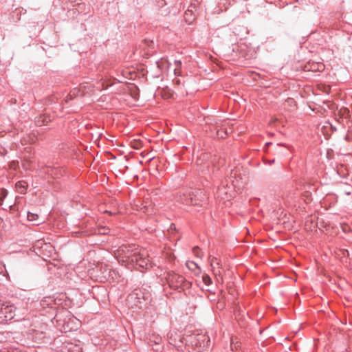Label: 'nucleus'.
Listing matches in <instances>:
<instances>
[{"label":"nucleus","mask_w":352,"mask_h":352,"mask_svg":"<svg viewBox=\"0 0 352 352\" xmlns=\"http://www.w3.org/2000/svg\"><path fill=\"white\" fill-rule=\"evenodd\" d=\"M116 256L120 263L126 265H134L141 268L151 267V263L146 249L135 245H122L115 252Z\"/></svg>","instance_id":"obj_1"},{"label":"nucleus","mask_w":352,"mask_h":352,"mask_svg":"<svg viewBox=\"0 0 352 352\" xmlns=\"http://www.w3.org/2000/svg\"><path fill=\"white\" fill-rule=\"evenodd\" d=\"M205 195L201 190H195L184 193L179 197L181 203L186 205L198 206L204 201Z\"/></svg>","instance_id":"obj_2"},{"label":"nucleus","mask_w":352,"mask_h":352,"mask_svg":"<svg viewBox=\"0 0 352 352\" xmlns=\"http://www.w3.org/2000/svg\"><path fill=\"white\" fill-rule=\"evenodd\" d=\"M166 279L170 287L175 289L187 287L189 284L185 281L183 276L177 274L173 272H168Z\"/></svg>","instance_id":"obj_3"},{"label":"nucleus","mask_w":352,"mask_h":352,"mask_svg":"<svg viewBox=\"0 0 352 352\" xmlns=\"http://www.w3.org/2000/svg\"><path fill=\"white\" fill-rule=\"evenodd\" d=\"M209 263L217 282L223 283L222 268L219 261L214 256H209Z\"/></svg>","instance_id":"obj_4"},{"label":"nucleus","mask_w":352,"mask_h":352,"mask_svg":"<svg viewBox=\"0 0 352 352\" xmlns=\"http://www.w3.org/2000/svg\"><path fill=\"white\" fill-rule=\"evenodd\" d=\"M36 247L40 249L41 254L43 256L53 257L56 255L54 248L50 243H43L41 241H38Z\"/></svg>","instance_id":"obj_5"},{"label":"nucleus","mask_w":352,"mask_h":352,"mask_svg":"<svg viewBox=\"0 0 352 352\" xmlns=\"http://www.w3.org/2000/svg\"><path fill=\"white\" fill-rule=\"evenodd\" d=\"M15 307L13 305L5 304L0 307V319L8 320L14 316Z\"/></svg>","instance_id":"obj_6"},{"label":"nucleus","mask_w":352,"mask_h":352,"mask_svg":"<svg viewBox=\"0 0 352 352\" xmlns=\"http://www.w3.org/2000/svg\"><path fill=\"white\" fill-rule=\"evenodd\" d=\"M217 197L222 200H228L232 197V191L226 190V188L225 186H222L219 188L217 190Z\"/></svg>","instance_id":"obj_7"},{"label":"nucleus","mask_w":352,"mask_h":352,"mask_svg":"<svg viewBox=\"0 0 352 352\" xmlns=\"http://www.w3.org/2000/svg\"><path fill=\"white\" fill-rule=\"evenodd\" d=\"M52 120V118L49 115H41L36 118V125L41 126L48 124Z\"/></svg>","instance_id":"obj_8"},{"label":"nucleus","mask_w":352,"mask_h":352,"mask_svg":"<svg viewBox=\"0 0 352 352\" xmlns=\"http://www.w3.org/2000/svg\"><path fill=\"white\" fill-rule=\"evenodd\" d=\"M186 265L189 270L193 272L196 275H199L201 272L199 266L193 261H188L186 263Z\"/></svg>","instance_id":"obj_9"},{"label":"nucleus","mask_w":352,"mask_h":352,"mask_svg":"<svg viewBox=\"0 0 352 352\" xmlns=\"http://www.w3.org/2000/svg\"><path fill=\"white\" fill-rule=\"evenodd\" d=\"M196 346H199V347H205L206 346H208L210 340L205 335H198L196 338Z\"/></svg>","instance_id":"obj_10"},{"label":"nucleus","mask_w":352,"mask_h":352,"mask_svg":"<svg viewBox=\"0 0 352 352\" xmlns=\"http://www.w3.org/2000/svg\"><path fill=\"white\" fill-rule=\"evenodd\" d=\"M157 66L162 72H167L169 69L170 63L167 59L162 58L157 62Z\"/></svg>","instance_id":"obj_11"},{"label":"nucleus","mask_w":352,"mask_h":352,"mask_svg":"<svg viewBox=\"0 0 352 352\" xmlns=\"http://www.w3.org/2000/svg\"><path fill=\"white\" fill-rule=\"evenodd\" d=\"M16 190L21 193L24 194L26 192L27 188H28V184L24 181H19L17 183H16Z\"/></svg>","instance_id":"obj_12"},{"label":"nucleus","mask_w":352,"mask_h":352,"mask_svg":"<svg viewBox=\"0 0 352 352\" xmlns=\"http://www.w3.org/2000/svg\"><path fill=\"white\" fill-rule=\"evenodd\" d=\"M349 113L350 111L347 108H340L338 112V116L339 117V120L343 118H348L349 116Z\"/></svg>","instance_id":"obj_13"},{"label":"nucleus","mask_w":352,"mask_h":352,"mask_svg":"<svg viewBox=\"0 0 352 352\" xmlns=\"http://www.w3.org/2000/svg\"><path fill=\"white\" fill-rule=\"evenodd\" d=\"M131 146L135 149H140L142 146V142L140 140H133L131 142Z\"/></svg>","instance_id":"obj_14"},{"label":"nucleus","mask_w":352,"mask_h":352,"mask_svg":"<svg viewBox=\"0 0 352 352\" xmlns=\"http://www.w3.org/2000/svg\"><path fill=\"white\" fill-rule=\"evenodd\" d=\"M181 65L182 63L179 60L175 61V69H174V74L175 75L179 76L181 74Z\"/></svg>","instance_id":"obj_15"},{"label":"nucleus","mask_w":352,"mask_h":352,"mask_svg":"<svg viewBox=\"0 0 352 352\" xmlns=\"http://www.w3.org/2000/svg\"><path fill=\"white\" fill-rule=\"evenodd\" d=\"M202 280L206 285H209L212 283L211 278L208 274H204L202 276Z\"/></svg>","instance_id":"obj_16"},{"label":"nucleus","mask_w":352,"mask_h":352,"mask_svg":"<svg viewBox=\"0 0 352 352\" xmlns=\"http://www.w3.org/2000/svg\"><path fill=\"white\" fill-rule=\"evenodd\" d=\"M240 344L238 342L231 344V349L233 352H239Z\"/></svg>","instance_id":"obj_17"},{"label":"nucleus","mask_w":352,"mask_h":352,"mask_svg":"<svg viewBox=\"0 0 352 352\" xmlns=\"http://www.w3.org/2000/svg\"><path fill=\"white\" fill-rule=\"evenodd\" d=\"M192 252L195 254V255L197 256V257L201 258L203 256V254L201 252L198 247L193 248Z\"/></svg>","instance_id":"obj_18"},{"label":"nucleus","mask_w":352,"mask_h":352,"mask_svg":"<svg viewBox=\"0 0 352 352\" xmlns=\"http://www.w3.org/2000/svg\"><path fill=\"white\" fill-rule=\"evenodd\" d=\"M36 217H37V214H34L33 213L28 212V219L30 221H34V220H36Z\"/></svg>","instance_id":"obj_19"},{"label":"nucleus","mask_w":352,"mask_h":352,"mask_svg":"<svg viewBox=\"0 0 352 352\" xmlns=\"http://www.w3.org/2000/svg\"><path fill=\"white\" fill-rule=\"evenodd\" d=\"M8 195V191L6 189H1L0 199L5 198Z\"/></svg>","instance_id":"obj_20"},{"label":"nucleus","mask_w":352,"mask_h":352,"mask_svg":"<svg viewBox=\"0 0 352 352\" xmlns=\"http://www.w3.org/2000/svg\"><path fill=\"white\" fill-rule=\"evenodd\" d=\"M286 102L289 105V106H296V103H295V101L293 98H288L287 100H286Z\"/></svg>","instance_id":"obj_21"},{"label":"nucleus","mask_w":352,"mask_h":352,"mask_svg":"<svg viewBox=\"0 0 352 352\" xmlns=\"http://www.w3.org/2000/svg\"><path fill=\"white\" fill-rule=\"evenodd\" d=\"M224 134H226V132H223V131H217V135L219 138H224L225 136H224Z\"/></svg>","instance_id":"obj_22"},{"label":"nucleus","mask_w":352,"mask_h":352,"mask_svg":"<svg viewBox=\"0 0 352 352\" xmlns=\"http://www.w3.org/2000/svg\"><path fill=\"white\" fill-rule=\"evenodd\" d=\"M137 207H138V208H137V210H142L144 212H147L148 211V208H147V207H146V206H140V207H138V206H137Z\"/></svg>","instance_id":"obj_23"},{"label":"nucleus","mask_w":352,"mask_h":352,"mask_svg":"<svg viewBox=\"0 0 352 352\" xmlns=\"http://www.w3.org/2000/svg\"><path fill=\"white\" fill-rule=\"evenodd\" d=\"M188 15H191V12L188 10L187 12H185V19H186V21H188L189 23H190V21H189L188 19Z\"/></svg>","instance_id":"obj_24"},{"label":"nucleus","mask_w":352,"mask_h":352,"mask_svg":"<svg viewBox=\"0 0 352 352\" xmlns=\"http://www.w3.org/2000/svg\"><path fill=\"white\" fill-rule=\"evenodd\" d=\"M342 229L343 230V232H347L348 229H349V226H346V225H342Z\"/></svg>","instance_id":"obj_25"},{"label":"nucleus","mask_w":352,"mask_h":352,"mask_svg":"<svg viewBox=\"0 0 352 352\" xmlns=\"http://www.w3.org/2000/svg\"><path fill=\"white\" fill-rule=\"evenodd\" d=\"M172 96L171 94H166L165 92L164 94H162V96L165 98H170V96Z\"/></svg>","instance_id":"obj_26"},{"label":"nucleus","mask_w":352,"mask_h":352,"mask_svg":"<svg viewBox=\"0 0 352 352\" xmlns=\"http://www.w3.org/2000/svg\"><path fill=\"white\" fill-rule=\"evenodd\" d=\"M10 168H12L15 169V168H16V163H15L14 162H12V163H11V164H10Z\"/></svg>","instance_id":"obj_27"},{"label":"nucleus","mask_w":352,"mask_h":352,"mask_svg":"<svg viewBox=\"0 0 352 352\" xmlns=\"http://www.w3.org/2000/svg\"><path fill=\"white\" fill-rule=\"evenodd\" d=\"M319 67H321V68H323V65H319Z\"/></svg>","instance_id":"obj_28"},{"label":"nucleus","mask_w":352,"mask_h":352,"mask_svg":"<svg viewBox=\"0 0 352 352\" xmlns=\"http://www.w3.org/2000/svg\"><path fill=\"white\" fill-rule=\"evenodd\" d=\"M179 80H177V81H176V83H177V84H179Z\"/></svg>","instance_id":"obj_29"}]
</instances>
